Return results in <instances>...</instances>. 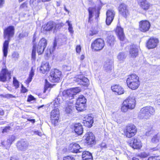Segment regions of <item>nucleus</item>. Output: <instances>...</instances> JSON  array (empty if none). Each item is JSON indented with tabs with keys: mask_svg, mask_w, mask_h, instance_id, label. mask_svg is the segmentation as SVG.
Wrapping results in <instances>:
<instances>
[{
	"mask_svg": "<svg viewBox=\"0 0 160 160\" xmlns=\"http://www.w3.org/2000/svg\"><path fill=\"white\" fill-rule=\"evenodd\" d=\"M154 108L151 106H147L142 108L139 112L138 117L140 119L147 120L149 119L154 112Z\"/></svg>",
	"mask_w": 160,
	"mask_h": 160,
	"instance_id": "f257e3e1",
	"label": "nucleus"
},
{
	"mask_svg": "<svg viewBox=\"0 0 160 160\" xmlns=\"http://www.w3.org/2000/svg\"><path fill=\"white\" fill-rule=\"evenodd\" d=\"M139 79V77L136 74H132L129 75L127 80L128 86L132 90L137 89L140 84Z\"/></svg>",
	"mask_w": 160,
	"mask_h": 160,
	"instance_id": "f03ea898",
	"label": "nucleus"
},
{
	"mask_svg": "<svg viewBox=\"0 0 160 160\" xmlns=\"http://www.w3.org/2000/svg\"><path fill=\"white\" fill-rule=\"evenodd\" d=\"M135 104L136 101L135 98L129 97L122 103L121 108V111L123 112H126L129 109H132L135 108Z\"/></svg>",
	"mask_w": 160,
	"mask_h": 160,
	"instance_id": "7ed1b4c3",
	"label": "nucleus"
},
{
	"mask_svg": "<svg viewBox=\"0 0 160 160\" xmlns=\"http://www.w3.org/2000/svg\"><path fill=\"white\" fill-rule=\"evenodd\" d=\"M4 38L6 39L3 43V52L4 57H6L8 52L9 41L10 37V26L5 29L4 32Z\"/></svg>",
	"mask_w": 160,
	"mask_h": 160,
	"instance_id": "20e7f679",
	"label": "nucleus"
},
{
	"mask_svg": "<svg viewBox=\"0 0 160 160\" xmlns=\"http://www.w3.org/2000/svg\"><path fill=\"white\" fill-rule=\"evenodd\" d=\"M61 72L59 70L54 69L51 70L49 77V80L52 82H58L60 80Z\"/></svg>",
	"mask_w": 160,
	"mask_h": 160,
	"instance_id": "39448f33",
	"label": "nucleus"
},
{
	"mask_svg": "<svg viewBox=\"0 0 160 160\" xmlns=\"http://www.w3.org/2000/svg\"><path fill=\"white\" fill-rule=\"evenodd\" d=\"M80 92V90L79 88L77 87L64 91L63 94L67 99L71 100L73 98L74 95Z\"/></svg>",
	"mask_w": 160,
	"mask_h": 160,
	"instance_id": "423d86ee",
	"label": "nucleus"
},
{
	"mask_svg": "<svg viewBox=\"0 0 160 160\" xmlns=\"http://www.w3.org/2000/svg\"><path fill=\"white\" fill-rule=\"evenodd\" d=\"M137 132V129L135 125L132 124L128 125L124 131L126 137L130 138L135 135Z\"/></svg>",
	"mask_w": 160,
	"mask_h": 160,
	"instance_id": "0eeeda50",
	"label": "nucleus"
},
{
	"mask_svg": "<svg viewBox=\"0 0 160 160\" xmlns=\"http://www.w3.org/2000/svg\"><path fill=\"white\" fill-rule=\"evenodd\" d=\"M59 112L58 108H54L51 113V119L52 123L56 126L58 122L59 117Z\"/></svg>",
	"mask_w": 160,
	"mask_h": 160,
	"instance_id": "6e6552de",
	"label": "nucleus"
},
{
	"mask_svg": "<svg viewBox=\"0 0 160 160\" xmlns=\"http://www.w3.org/2000/svg\"><path fill=\"white\" fill-rule=\"evenodd\" d=\"M105 45L104 41L102 39L95 40L92 44V47L95 51H100L102 49Z\"/></svg>",
	"mask_w": 160,
	"mask_h": 160,
	"instance_id": "1a4fd4ad",
	"label": "nucleus"
},
{
	"mask_svg": "<svg viewBox=\"0 0 160 160\" xmlns=\"http://www.w3.org/2000/svg\"><path fill=\"white\" fill-rule=\"evenodd\" d=\"M150 22L146 20H143L139 22V29L141 32H146L148 31L150 27Z\"/></svg>",
	"mask_w": 160,
	"mask_h": 160,
	"instance_id": "9d476101",
	"label": "nucleus"
},
{
	"mask_svg": "<svg viewBox=\"0 0 160 160\" xmlns=\"http://www.w3.org/2000/svg\"><path fill=\"white\" fill-rule=\"evenodd\" d=\"M47 41L44 38L41 39L38 44L37 47V52L39 54H42L47 45Z\"/></svg>",
	"mask_w": 160,
	"mask_h": 160,
	"instance_id": "9b49d317",
	"label": "nucleus"
},
{
	"mask_svg": "<svg viewBox=\"0 0 160 160\" xmlns=\"http://www.w3.org/2000/svg\"><path fill=\"white\" fill-rule=\"evenodd\" d=\"M106 15V23L107 25H109L111 24L114 19L115 12L112 10H108L107 11Z\"/></svg>",
	"mask_w": 160,
	"mask_h": 160,
	"instance_id": "f8f14e48",
	"label": "nucleus"
},
{
	"mask_svg": "<svg viewBox=\"0 0 160 160\" xmlns=\"http://www.w3.org/2000/svg\"><path fill=\"white\" fill-rule=\"evenodd\" d=\"M118 10L120 13L125 18H126L129 15L128 9L124 4H121L118 7Z\"/></svg>",
	"mask_w": 160,
	"mask_h": 160,
	"instance_id": "ddd939ff",
	"label": "nucleus"
},
{
	"mask_svg": "<svg viewBox=\"0 0 160 160\" xmlns=\"http://www.w3.org/2000/svg\"><path fill=\"white\" fill-rule=\"evenodd\" d=\"M113 68L112 62L110 59H107L103 64L104 70L108 73H110L112 69Z\"/></svg>",
	"mask_w": 160,
	"mask_h": 160,
	"instance_id": "4468645a",
	"label": "nucleus"
},
{
	"mask_svg": "<svg viewBox=\"0 0 160 160\" xmlns=\"http://www.w3.org/2000/svg\"><path fill=\"white\" fill-rule=\"evenodd\" d=\"M84 138H85L88 144L92 145L95 142V137L93 134L91 132H88L86 133Z\"/></svg>",
	"mask_w": 160,
	"mask_h": 160,
	"instance_id": "2eb2a0df",
	"label": "nucleus"
},
{
	"mask_svg": "<svg viewBox=\"0 0 160 160\" xmlns=\"http://www.w3.org/2000/svg\"><path fill=\"white\" fill-rule=\"evenodd\" d=\"M158 43V39L155 38H151L147 43V47L148 49L153 48H155Z\"/></svg>",
	"mask_w": 160,
	"mask_h": 160,
	"instance_id": "dca6fc26",
	"label": "nucleus"
},
{
	"mask_svg": "<svg viewBox=\"0 0 160 160\" xmlns=\"http://www.w3.org/2000/svg\"><path fill=\"white\" fill-rule=\"evenodd\" d=\"M28 146V143L23 140L18 141L17 144L18 149L21 151H25L27 149Z\"/></svg>",
	"mask_w": 160,
	"mask_h": 160,
	"instance_id": "f3484780",
	"label": "nucleus"
},
{
	"mask_svg": "<svg viewBox=\"0 0 160 160\" xmlns=\"http://www.w3.org/2000/svg\"><path fill=\"white\" fill-rule=\"evenodd\" d=\"M69 151L74 153H78L82 151V148H80L79 145L76 143H72L70 144L69 146Z\"/></svg>",
	"mask_w": 160,
	"mask_h": 160,
	"instance_id": "a211bd4d",
	"label": "nucleus"
},
{
	"mask_svg": "<svg viewBox=\"0 0 160 160\" xmlns=\"http://www.w3.org/2000/svg\"><path fill=\"white\" fill-rule=\"evenodd\" d=\"M129 145L132 148L139 149L142 147L141 141L137 138H132L130 141Z\"/></svg>",
	"mask_w": 160,
	"mask_h": 160,
	"instance_id": "6ab92c4d",
	"label": "nucleus"
},
{
	"mask_svg": "<svg viewBox=\"0 0 160 160\" xmlns=\"http://www.w3.org/2000/svg\"><path fill=\"white\" fill-rule=\"evenodd\" d=\"M138 48L135 45L130 46L129 51L130 56L133 58L136 57L138 55Z\"/></svg>",
	"mask_w": 160,
	"mask_h": 160,
	"instance_id": "aec40b11",
	"label": "nucleus"
},
{
	"mask_svg": "<svg viewBox=\"0 0 160 160\" xmlns=\"http://www.w3.org/2000/svg\"><path fill=\"white\" fill-rule=\"evenodd\" d=\"M93 122V118L89 116H86L84 118L83 123L86 126L90 128L92 126Z\"/></svg>",
	"mask_w": 160,
	"mask_h": 160,
	"instance_id": "412c9836",
	"label": "nucleus"
},
{
	"mask_svg": "<svg viewBox=\"0 0 160 160\" xmlns=\"http://www.w3.org/2000/svg\"><path fill=\"white\" fill-rule=\"evenodd\" d=\"M115 32L117 34L118 38L121 41H123L125 39V36L123 32V29L121 27L117 26Z\"/></svg>",
	"mask_w": 160,
	"mask_h": 160,
	"instance_id": "4be33fe9",
	"label": "nucleus"
},
{
	"mask_svg": "<svg viewBox=\"0 0 160 160\" xmlns=\"http://www.w3.org/2000/svg\"><path fill=\"white\" fill-rule=\"evenodd\" d=\"M50 68L48 62H43L41 66L40 70L41 72L43 74L48 72Z\"/></svg>",
	"mask_w": 160,
	"mask_h": 160,
	"instance_id": "5701e85b",
	"label": "nucleus"
},
{
	"mask_svg": "<svg viewBox=\"0 0 160 160\" xmlns=\"http://www.w3.org/2000/svg\"><path fill=\"white\" fill-rule=\"evenodd\" d=\"M111 89L112 91L116 92L118 95H121L124 93L123 88L118 85H115L112 86Z\"/></svg>",
	"mask_w": 160,
	"mask_h": 160,
	"instance_id": "b1692460",
	"label": "nucleus"
},
{
	"mask_svg": "<svg viewBox=\"0 0 160 160\" xmlns=\"http://www.w3.org/2000/svg\"><path fill=\"white\" fill-rule=\"evenodd\" d=\"M77 81L79 82L80 84L84 86H86L89 84L88 79L82 76H79L78 78Z\"/></svg>",
	"mask_w": 160,
	"mask_h": 160,
	"instance_id": "393cba45",
	"label": "nucleus"
},
{
	"mask_svg": "<svg viewBox=\"0 0 160 160\" xmlns=\"http://www.w3.org/2000/svg\"><path fill=\"white\" fill-rule=\"evenodd\" d=\"M74 129L75 132L78 135L81 134L83 132L82 126L80 123H76L75 124Z\"/></svg>",
	"mask_w": 160,
	"mask_h": 160,
	"instance_id": "a878e982",
	"label": "nucleus"
},
{
	"mask_svg": "<svg viewBox=\"0 0 160 160\" xmlns=\"http://www.w3.org/2000/svg\"><path fill=\"white\" fill-rule=\"evenodd\" d=\"M56 26V23L52 21H50L48 22V23L44 26V29L46 31H49L51 30L52 28H55Z\"/></svg>",
	"mask_w": 160,
	"mask_h": 160,
	"instance_id": "bb28decb",
	"label": "nucleus"
},
{
	"mask_svg": "<svg viewBox=\"0 0 160 160\" xmlns=\"http://www.w3.org/2000/svg\"><path fill=\"white\" fill-rule=\"evenodd\" d=\"M82 157L83 160H92V154L88 151H84L82 152Z\"/></svg>",
	"mask_w": 160,
	"mask_h": 160,
	"instance_id": "cd10ccee",
	"label": "nucleus"
},
{
	"mask_svg": "<svg viewBox=\"0 0 160 160\" xmlns=\"http://www.w3.org/2000/svg\"><path fill=\"white\" fill-rule=\"evenodd\" d=\"M127 55L124 52H120L118 55L117 58L120 63H123L126 58Z\"/></svg>",
	"mask_w": 160,
	"mask_h": 160,
	"instance_id": "c85d7f7f",
	"label": "nucleus"
},
{
	"mask_svg": "<svg viewBox=\"0 0 160 160\" xmlns=\"http://www.w3.org/2000/svg\"><path fill=\"white\" fill-rule=\"evenodd\" d=\"M8 73V72L7 69H2L0 73V80L2 82L6 81Z\"/></svg>",
	"mask_w": 160,
	"mask_h": 160,
	"instance_id": "c756f323",
	"label": "nucleus"
},
{
	"mask_svg": "<svg viewBox=\"0 0 160 160\" xmlns=\"http://www.w3.org/2000/svg\"><path fill=\"white\" fill-rule=\"evenodd\" d=\"M140 6L144 10L148 9L149 6V3L146 0H141Z\"/></svg>",
	"mask_w": 160,
	"mask_h": 160,
	"instance_id": "7c9ffc66",
	"label": "nucleus"
},
{
	"mask_svg": "<svg viewBox=\"0 0 160 160\" xmlns=\"http://www.w3.org/2000/svg\"><path fill=\"white\" fill-rule=\"evenodd\" d=\"M61 96H58L54 100L53 102L54 108H58L60 106V103L61 102Z\"/></svg>",
	"mask_w": 160,
	"mask_h": 160,
	"instance_id": "2f4dec72",
	"label": "nucleus"
},
{
	"mask_svg": "<svg viewBox=\"0 0 160 160\" xmlns=\"http://www.w3.org/2000/svg\"><path fill=\"white\" fill-rule=\"evenodd\" d=\"M68 106L66 107L65 109V111L68 113H71L72 110L74 109L75 106L73 105L71 101L69 104H68Z\"/></svg>",
	"mask_w": 160,
	"mask_h": 160,
	"instance_id": "473e14b6",
	"label": "nucleus"
},
{
	"mask_svg": "<svg viewBox=\"0 0 160 160\" xmlns=\"http://www.w3.org/2000/svg\"><path fill=\"white\" fill-rule=\"evenodd\" d=\"M115 42V37L113 35L108 36L107 38V42L110 46L113 45Z\"/></svg>",
	"mask_w": 160,
	"mask_h": 160,
	"instance_id": "72a5a7b5",
	"label": "nucleus"
},
{
	"mask_svg": "<svg viewBox=\"0 0 160 160\" xmlns=\"http://www.w3.org/2000/svg\"><path fill=\"white\" fill-rule=\"evenodd\" d=\"M95 11L94 8L90 7L88 8V11L89 12V19L88 22H90L92 20V18L93 16L94 12Z\"/></svg>",
	"mask_w": 160,
	"mask_h": 160,
	"instance_id": "f704fd0d",
	"label": "nucleus"
},
{
	"mask_svg": "<svg viewBox=\"0 0 160 160\" xmlns=\"http://www.w3.org/2000/svg\"><path fill=\"white\" fill-rule=\"evenodd\" d=\"M34 75V70L33 69V68H32L30 72L29 76L27 79V80L25 82L27 85H28L29 83L31 81L32 77Z\"/></svg>",
	"mask_w": 160,
	"mask_h": 160,
	"instance_id": "c9c22d12",
	"label": "nucleus"
},
{
	"mask_svg": "<svg viewBox=\"0 0 160 160\" xmlns=\"http://www.w3.org/2000/svg\"><path fill=\"white\" fill-rule=\"evenodd\" d=\"M86 102V99L85 97H84L83 95H81L79 96L78 99H77L76 102H77L78 104L80 103L85 104Z\"/></svg>",
	"mask_w": 160,
	"mask_h": 160,
	"instance_id": "e433bc0d",
	"label": "nucleus"
},
{
	"mask_svg": "<svg viewBox=\"0 0 160 160\" xmlns=\"http://www.w3.org/2000/svg\"><path fill=\"white\" fill-rule=\"evenodd\" d=\"M75 108L78 111H81L84 110L85 105L84 104L79 103H76V105L75 106Z\"/></svg>",
	"mask_w": 160,
	"mask_h": 160,
	"instance_id": "4c0bfd02",
	"label": "nucleus"
},
{
	"mask_svg": "<svg viewBox=\"0 0 160 160\" xmlns=\"http://www.w3.org/2000/svg\"><path fill=\"white\" fill-rule=\"evenodd\" d=\"M57 45V43L55 41L54 43H53V47H51L49 49V52H47V56L49 55L50 54H51L52 52H53L54 51V50L55 49Z\"/></svg>",
	"mask_w": 160,
	"mask_h": 160,
	"instance_id": "58836bf2",
	"label": "nucleus"
},
{
	"mask_svg": "<svg viewBox=\"0 0 160 160\" xmlns=\"http://www.w3.org/2000/svg\"><path fill=\"white\" fill-rule=\"evenodd\" d=\"M51 0H30V3H32L33 5H37L38 2L41 1L43 2H48Z\"/></svg>",
	"mask_w": 160,
	"mask_h": 160,
	"instance_id": "ea45409f",
	"label": "nucleus"
},
{
	"mask_svg": "<svg viewBox=\"0 0 160 160\" xmlns=\"http://www.w3.org/2000/svg\"><path fill=\"white\" fill-rule=\"evenodd\" d=\"M99 148H100L101 150H106L108 148L107 144L105 142H102L99 145Z\"/></svg>",
	"mask_w": 160,
	"mask_h": 160,
	"instance_id": "a19ab883",
	"label": "nucleus"
},
{
	"mask_svg": "<svg viewBox=\"0 0 160 160\" xmlns=\"http://www.w3.org/2000/svg\"><path fill=\"white\" fill-rule=\"evenodd\" d=\"M160 137L158 135L154 136L152 139V142L153 143H157L159 141Z\"/></svg>",
	"mask_w": 160,
	"mask_h": 160,
	"instance_id": "79ce46f5",
	"label": "nucleus"
},
{
	"mask_svg": "<svg viewBox=\"0 0 160 160\" xmlns=\"http://www.w3.org/2000/svg\"><path fill=\"white\" fill-rule=\"evenodd\" d=\"M13 84L15 87L16 88H17L19 87V82L16 78L14 77L13 78Z\"/></svg>",
	"mask_w": 160,
	"mask_h": 160,
	"instance_id": "37998d69",
	"label": "nucleus"
},
{
	"mask_svg": "<svg viewBox=\"0 0 160 160\" xmlns=\"http://www.w3.org/2000/svg\"><path fill=\"white\" fill-rule=\"evenodd\" d=\"M68 23V30L69 32L71 34H73V28L72 27V25L70 23L69 21H67L66 22Z\"/></svg>",
	"mask_w": 160,
	"mask_h": 160,
	"instance_id": "c03bdc74",
	"label": "nucleus"
},
{
	"mask_svg": "<svg viewBox=\"0 0 160 160\" xmlns=\"http://www.w3.org/2000/svg\"><path fill=\"white\" fill-rule=\"evenodd\" d=\"M27 7V4L26 3L24 2L22 4L20 7V9L22 10H26Z\"/></svg>",
	"mask_w": 160,
	"mask_h": 160,
	"instance_id": "a18cd8bd",
	"label": "nucleus"
},
{
	"mask_svg": "<svg viewBox=\"0 0 160 160\" xmlns=\"http://www.w3.org/2000/svg\"><path fill=\"white\" fill-rule=\"evenodd\" d=\"M19 54L17 52H14L12 55V58L14 60H16L18 59L19 57Z\"/></svg>",
	"mask_w": 160,
	"mask_h": 160,
	"instance_id": "49530a36",
	"label": "nucleus"
},
{
	"mask_svg": "<svg viewBox=\"0 0 160 160\" xmlns=\"http://www.w3.org/2000/svg\"><path fill=\"white\" fill-rule=\"evenodd\" d=\"M115 120L118 123H121L122 121V119L121 117L117 115V118Z\"/></svg>",
	"mask_w": 160,
	"mask_h": 160,
	"instance_id": "de8ad7c7",
	"label": "nucleus"
},
{
	"mask_svg": "<svg viewBox=\"0 0 160 160\" xmlns=\"http://www.w3.org/2000/svg\"><path fill=\"white\" fill-rule=\"evenodd\" d=\"M63 160H75V159L73 157L68 156L64 157Z\"/></svg>",
	"mask_w": 160,
	"mask_h": 160,
	"instance_id": "09e8293b",
	"label": "nucleus"
},
{
	"mask_svg": "<svg viewBox=\"0 0 160 160\" xmlns=\"http://www.w3.org/2000/svg\"><path fill=\"white\" fill-rule=\"evenodd\" d=\"M32 58L33 60H35L36 58V50L33 48L32 50Z\"/></svg>",
	"mask_w": 160,
	"mask_h": 160,
	"instance_id": "8fccbe9b",
	"label": "nucleus"
},
{
	"mask_svg": "<svg viewBox=\"0 0 160 160\" xmlns=\"http://www.w3.org/2000/svg\"><path fill=\"white\" fill-rule=\"evenodd\" d=\"M10 130V127H6L4 129H3L2 131V133L7 132H9Z\"/></svg>",
	"mask_w": 160,
	"mask_h": 160,
	"instance_id": "3c124183",
	"label": "nucleus"
},
{
	"mask_svg": "<svg viewBox=\"0 0 160 160\" xmlns=\"http://www.w3.org/2000/svg\"><path fill=\"white\" fill-rule=\"evenodd\" d=\"M159 157H149L148 160H158Z\"/></svg>",
	"mask_w": 160,
	"mask_h": 160,
	"instance_id": "603ef678",
	"label": "nucleus"
},
{
	"mask_svg": "<svg viewBox=\"0 0 160 160\" xmlns=\"http://www.w3.org/2000/svg\"><path fill=\"white\" fill-rule=\"evenodd\" d=\"M81 48L80 45L77 46L76 48V52L77 53H79L81 51Z\"/></svg>",
	"mask_w": 160,
	"mask_h": 160,
	"instance_id": "864d4df0",
	"label": "nucleus"
},
{
	"mask_svg": "<svg viewBox=\"0 0 160 160\" xmlns=\"http://www.w3.org/2000/svg\"><path fill=\"white\" fill-rule=\"evenodd\" d=\"M34 97L32 95H30L28 99V102H30L31 101L34 100Z\"/></svg>",
	"mask_w": 160,
	"mask_h": 160,
	"instance_id": "5fc2aeb1",
	"label": "nucleus"
},
{
	"mask_svg": "<svg viewBox=\"0 0 160 160\" xmlns=\"http://www.w3.org/2000/svg\"><path fill=\"white\" fill-rule=\"evenodd\" d=\"M11 37L14 34V28L12 26H11Z\"/></svg>",
	"mask_w": 160,
	"mask_h": 160,
	"instance_id": "6e6d98bb",
	"label": "nucleus"
},
{
	"mask_svg": "<svg viewBox=\"0 0 160 160\" xmlns=\"http://www.w3.org/2000/svg\"><path fill=\"white\" fill-rule=\"evenodd\" d=\"M98 33V32L96 31H91L90 32L89 35L91 36H93L94 35Z\"/></svg>",
	"mask_w": 160,
	"mask_h": 160,
	"instance_id": "4d7b16f0",
	"label": "nucleus"
},
{
	"mask_svg": "<svg viewBox=\"0 0 160 160\" xmlns=\"http://www.w3.org/2000/svg\"><path fill=\"white\" fill-rule=\"evenodd\" d=\"M21 91L23 93H25L27 92V90L22 85Z\"/></svg>",
	"mask_w": 160,
	"mask_h": 160,
	"instance_id": "13d9d810",
	"label": "nucleus"
},
{
	"mask_svg": "<svg viewBox=\"0 0 160 160\" xmlns=\"http://www.w3.org/2000/svg\"><path fill=\"white\" fill-rule=\"evenodd\" d=\"M148 156V154L145 153H143L142 154H141L140 155V156L142 158H145L146 157H147Z\"/></svg>",
	"mask_w": 160,
	"mask_h": 160,
	"instance_id": "bf43d9fd",
	"label": "nucleus"
},
{
	"mask_svg": "<svg viewBox=\"0 0 160 160\" xmlns=\"http://www.w3.org/2000/svg\"><path fill=\"white\" fill-rule=\"evenodd\" d=\"M34 133L35 134L38 135L39 136H40L41 135V133L38 131H35L34 132Z\"/></svg>",
	"mask_w": 160,
	"mask_h": 160,
	"instance_id": "052dcab7",
	"label": "nucleus"
},
{
	"mask_svg": "<svg viewBox=\"0 0 160 160\" xmlns=\"http://www.w3.org/2000/svg\"><path fill=\"white\" fill-rule=\"evenodd\" d=\"M15 137L14 136H12L11 137V142H13L15 139Z\"/></svg>",
	"mask_w": 160,
	"mask_h": 160,
	"instance_id": "680f3d73",
	"label": "nucleus"
},
{
	"mask_svg": "<svg viewBox=\"0 0 160 160\" xmlns=\"http://www.w3.org/2000/svg\"><path fill=\"white\" fill-rule=\"evenodd\" d=\"M4 0H0V7H2L3 4L4 3Z\"/></svg>",
	"mask_w": 160,
	"mask_h": 160,
	"instance_id": "e2e57ef3",
	"label": "nucleus"
},
{
	"mask_svg": "<svg viewBox=\"0 0 160 160\" xmlns=\"http://www.w3.org/2000/svg\"><path fill=\"white\" fill-rule=\"evenodd\" d=\"M4 114V111L2 109H0V115H3Z\"/></svg>",
	"mask_w": 160,
	"mask_h": 160,
	"instance_id": "0e129e2a",
	"label": "nucleus"
},
{
	"mask_svg": "<svg viewBox=\"0 0 160 160\" xmlns=\"http://www.w3.org/2000/svg\"><path fill=\"white\" fill-rule=\"evenodd\" d=\"M28 120L32 122V123H34L35 122V119H29Z\"/></svg>",
	"mask_w": 160,
	"mask_h": 160,
	"instance_id": "69168bd1",
	"label": "nucleus"
},
{
	"mask_svg": "<svg viewBox=\"0 0 160 160\" xmlns=\"http://www.w3.org/2000/svg\"><path fill=\"white\" fill-rule=\"evenodd\" d=\"M11 160H18L16 158L12 157Z\"/></svg>",
	"mask_w": 160,
	"mask_h": 160,
	"instance_id": "338daca9",
	"label": "nucleus"
},
{
	"mask_svg": "<svg viewBox=\"0 0 160 160\" xmlns=\"http://www.w3.org/2000/svg\"><path fill=\"white\" fill-rule=\"evenodd\" d=\"M84 58V57L83 55H82L80 57V59L81 60H83Z\"/></svg>",
	"mask_w": 160,
	"mask_h": 160,
	"instance_id": "774afa93",
	"label": "nucleus"
}]
</instances>
